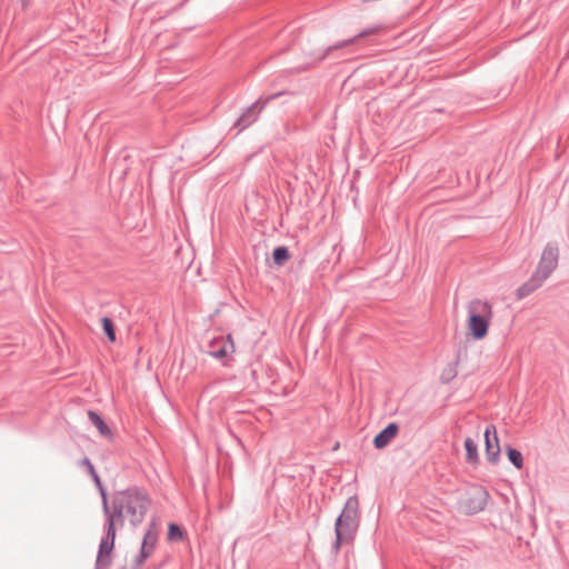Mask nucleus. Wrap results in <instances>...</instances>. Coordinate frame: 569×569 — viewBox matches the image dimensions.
<instances>
[{
  "instance_id": "nucleus-1",
  "label": "nucleus",
  "mask_w": 569,
  "mask_h": 569,
  "mask_svg": "<svg viewBox=\"0 0 569 569\" xmlns=\"http://www.w3.org/2000/svg\"><path fill=\"white\" fill-rule=\"evenodd\" d=\"M150 502L147 492L137 488L118 491L113 496L111 509H109L107 500L103 498L108 521L114 519L116 527H121L126 522L131 526L140 523L150 507Z\"/></svg>"
},
{
  "instance_id": "nucleus-2",
  "label": "nucleus",
  "mask_w": 569,
  "mask_h": 569,
  "mask_svg": "<svg viewBox=\"0 0 569 569\" xmlns=\"http://www.w3.org/2000/svg\"><path fill=\"white\" fill-rule=\"evenodd\" d=\"M493 318L492 305L482 299H473L467 305L466 329L473 340H483Z\"/></svg>"
},
{
  "instance_id": "nucleus-3",
  "label": "nucleus",
  "mask_w": 569,
  "mask_h": 569,
  "mask_svg": "<svg viewBox=\"0 0 569 569\" xmlns=\"http://www.w3.org/2000/svg\"><path fill=\"white\" fill-rule=\"evenodd\" d=\"M358 528V500L350 498L336 521L337 547L350 541Z\"/></svg>"
},
{
  "instance_id": "nucleus-4",
  "label": "nucleus",
  "mask_w": 569,
  "mask_h": 569,
  "mask_svg": "<svg viewBox=\"0 0 569 569\" xmlns=\"http://www.w3.org/2000/svg\"><path fill=\"white\" fill-rule=\"evenodd\" d=\"M559 248L555 243H548L541 253L535 276L538 284L542 282L553 272L558 266Z\"/></svg>"
},
{
  "instance_id": "nucleus-5",
  "label": "nucleus",
  "mask_w": 569,
  "mask_h": 569,
  "mask_svg": "<svg viewBox=\"0 0 569 569\" xmlns=\"http://www.w3.org/2000/svg\"><path fill=\"white\" fill-rule=\"evenodd\" d=\"M116 531V520L112 519L111 521H108L107 536L104 539H102L99 547V553L97 557V566L99 568L108 567L111 562V553L114 547Z\"/></svg>"
},
{
  "instance_id": "nucleus-6",
  "label": "nucleus",
  "mask_w": 569,
  "mask_h": 569,
  "mask_svg": "<svg viewBox=\"0 0 569 569\" xmlns=\"http://www.w3.org/2000/svg\"><path fill=\"white\" fill-rule=\"evenodd\" d=\"M209 348L210 356L218 360L229 359L236 351L234 341L231 335H228L227 337L220 336L213 338L209 342Z\"/></svg>"
},
{
  "instance_id": "nucleus-7",
  "label": "nucleus",
  "mask_w": 569,
  "mask_h": 569,
  "mask_svg": "<svg viewBox=\"0 0 569 569\" xmlns=\"http://www.w3.org/2000/svg\"><path fill=\"white\" fill-rule=\"evenodd\" d=\"M485 445L487 458L490 462L496 463L500 457V445L495 426H489L485 430Z\"/></svg>"
},
{
  "instance_id": "nucleus-8",
  "label": "nucleus",
  "mask_w": 569,
  "mask_h": 569,
  "mask_svg": "<svg viewBox=\"0 0 569 569\" xmlns=\"http://www.w3.org/2000/svg\"><path fill=\"white\" fill-rule=\"evenodd\" d=\"M489 495L486 490L478 488L475 489L470 497L467 499L465 503V508L468 512L475 513L483 510L487 505Z\"/></svg>"
},
{
  "instance_id": "nucleus-9",
  "label": "nucleus",
  "mask_w": 569,
  "mask_h": 569,
  "mask_svg": "<svg viewBox=\"0 0 569 569\" xmlns=\"http://www.w3.org/2000/svg\"><path fill=\"white\" fill-rule=\"evenodd\" d=\"M398 433V426L396 423L388 425L382 431H380L373 439V445L378 449H382L395 439Z\"/></svg>"
},
{
  "instance_id": "nucleus-10",
  "label": "nucleus",
  "mask_w": 569,
  "mask_h": 569,
  "mask_svg": "<svg viewBox=\"0 0 569 569\" xmlns=\"http://www.w3.org/2000/svg\"><path fill=\"white\" fill-rule=\"evenodd\" d=\"M378 31H379V28H378V27H377V28H372V29H370V30L362 31L361 33H359V34H358L357 37H355V38H351V39H348V40L341 41V42H339V43H337V44H335V46H331V47L327 48V49H326V50H325V51H323V52L318 57V59H317V60H318V61H321V60H323V59H325V58H326V57H327V56H328L332 50L341 49V48H343V47H347V46H349V44H352V43H355V42H356V40H357L358 38H365V37H367V36L373 34V33H376V32H378Z\"/></svg>"
},
{
  "instance_id": "nucleus-11",
  "label": "nucleus",
  "mask_w": 569,
  "mask_h": 569,
  "mask_svg": "<svg viewBox=\"0 0 569 569\" xmlns=\"http://www.w3.org/2000/svg\"><path fill=\"white\" fill-rule=\"evenodd\" d=\"M147 558L148 556L142 551L127 553L122 569H140Z\"/></svg>"
},
{
  "instance_id": "nucleus-12",
  "label": "nucleus",
  "mask_w": 569,
  "mask_h": 569,
  "mask_svg": "<svg viewBox=\"0 0 569 569\" xmlns=\"http://www.w3.org/2000/svg\"><path fill=\"white\" fill-rule=\"evenodd\" d=\"M88 417L90 421L96 426L101 436L106 438L112 437L111 429L98 413H96L94 411H89Z\"/></svg>"
},
{
  "instance_id": "nucleus-13",
  "label": "nucleus",
  "mask_w": 569,
  "mask_h": 569,
  "mask_svg": "<svg viewBox=\"0 0 569 569\" xmlns=\"http://www.w3.org/2000/svg\"><path fill=\"white\" fill-rule=\"evenodd\" d=\"M156 542H157L156 532L153 530H148L144 533L140 551L146 552V555L149 557L151 555V552L153 551Z\"/></svg>"
},
{
  "instance_id": "nucleus-14",
  "label": "nucleus",
  "mask_w": 569,
  "mask_h": 569,
  "mask_svg": "<svg viewBox=\"0 0 569 569\" xmlns=\"http://www.w3.org/2000/svg\"><path fill=\"white\" fill-rule=\"evenodd\" d=\"M466 459L469 463H477L479 460L477 445L471 438L465 440Z\"/></svg>"
},
{
  "instance_id": "nucleus-15",
  "label": "nucleus",
  "mask_w": 569,
  "mask_h": 569,
  "mask_svg": "<svg viewBox=\"0 0 569 569\" xmlns=\"http://www.w3.org/2000/svg\"><path fill=\"white\" fill-rule=\"evenodd\" d=\"M541 284L537 283L536 276L533 274L529 282L525 283L517 290V297L523 298L539 288Z\"/></svg>"
},
{
  "instance_id": "nucleus-16",
  "label": "nucleus",
  "mask_w": 569,
  "mask_h": 569,
  "mask_svg": "<svg viewBox=\"0 0 569 569\" xmlns=\"http://www.w3.org/2000/svg\"><path fill=\"white\" fill-rule=\"evenodd\" d=\"M272 258L276 264L282 266L286 261L289 260L290 254L287 248L278 247L273 250Z\"/></svg>"
},
{
  "instance_id": "nucleus-17",
  "label": "nucleus",
  "mask_w": 569,
  "mask_h": 569,
  "mask_svg": "<svg viewBox=\"0 0 569 569\" xmlns=\"http://www.w3.org/2000/svg\"><path fill=\"white\" fill-rule=\"evenodd\" d=\"M101 323H102V329H103L104 333L107 335L108 339L111 342H114L116 341V331H114V325H113L112 320L110 318L104 317L101 319Z\"/></svg>"
},
{
  "instance_id": "nucleus-18",
  "label": "nucleus",
  "mask_w": 569,
  "mask_h": 569,
  "mask_svg": "<svg viewBox=\"0 0 569 569\" xmlns=\"http://www.w3.org/2000/svg\"><path fill=\"white\" fill-rule=\"evenodd\" d=\"M507 453H508V458L511 461V463L517 469H521L522 468V455H521V452L516 450V449L509 448Z\"/></svg>"
},
{
  "instance_id": "nucleus-19",
  "label": "nucleus",
  "mask_w": 569,
  "mask_h": 569,
  "mask_svg": "<svg viewBox=\"0 0 569 569\" xmlns=\"http://www.w3.org/2000/svg\"><path fill=\"white\" fill-rule=\"evenodd\" d=\"M168 539L172 541H180L183 539V532L176 523L169 525Z\"/></svg>"
},
{
  "instance_id": "nucleus-20",
  "label": "nucleus",
  "mask_w": 569,
  "mask_h": 569,
  "mask_svg": "<svg viewBox=\"0 0 569 569\" xmlns=\"http://www.w3.org/2000/svg\"><path fill=\"white\" fill-rule=\"evenodd\" d=\"M84 463L88 466L89 472L92 475V477L94 478L96 482L99 483V477H98L93 466L91 465V462L89 460H84Z\"/></svg>"
},
{
  "instance_id": "nucleus-21",
  "label": "nucleus",
  "mask_w": 569,
  "mask_h": 569,
  "mask_svg": "<svg viewBox=\"0 0 569 569\" xmlns=\"http://www.w3.org/2000/svg\"><path fill=\"white\" fill-rule=\"evenodd\" d=\"M455 375H456L455 370H453V369H452V370H450V372H449V375H448V379H450V378L455 377Z\"/></svg>"
},
{
  "instance_id": "nucleus-22",
  "label": "nucleus",
  "mask_w": 569,
  "mask_h": 569,
  "mask_svg": "<svg viewBox=\"0 0 569 569\" xmlns=\"http://www.w3.org/2000/svg\"><path fill=\"white\" fill-rule=\"evenodd\" d=\"M18 1L22 4V7L26 6V0H18Z\"/></svg>"
}]
</instances>
